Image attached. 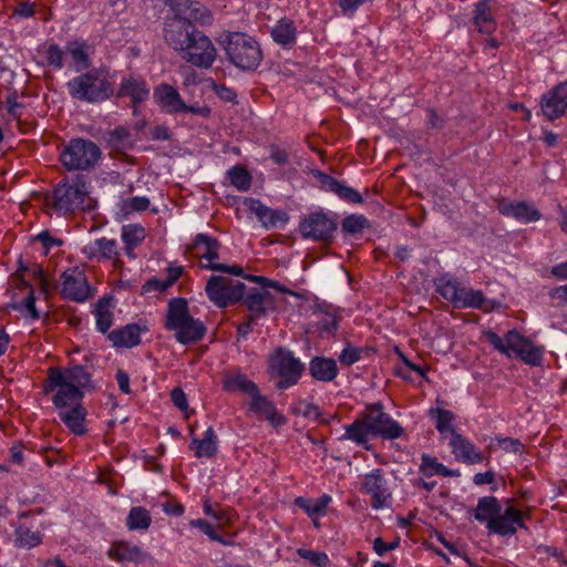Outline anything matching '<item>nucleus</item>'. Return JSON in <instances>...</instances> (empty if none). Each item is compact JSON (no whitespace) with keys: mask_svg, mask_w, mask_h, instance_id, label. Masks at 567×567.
<instances>
[{"mask_svg":"<svg viewBox=\"0 0 567 567\" xmlns=\"http://www.w3.org/2000/svg\"><path fill=\"white\" fill-rule=\"evenodd\" d=\"M90 382V373L81 365L51 367L43 383V393L50 396L54 409L66 408L83 400Z\"/></svg>","mask_w":567,"mask_h":567,"instance_id":"nucleus-1","label":"nucleus"},{"mask_svg":"<svg viewBox=\"0 0 567 567\" xmlns=\"http://www.w3.org/2000/svg\"><path fill=\"white\" fill-rule=\"evenodd\" d=\"M66 89L74 100L97 103L113 95L114 80L109 71L99 68L74 76L66 83Z\"/></svg>","mask_w":567,"mask_h":567,"instance_id":"nucleus-2","label":"nucleus"},{"mask_svg":"<svg viewBox=\"0 0 567 567\" xmlns=\"http://www.w3.org/2000/svg\"><path fill=\"white\" fill-rule=\"evenodd\" d=\"M166 328L175 331L176 340L182 344L197 342L206 332L203 322L189 315L184 298H174L168 302Z\"/></svg>","mask_w":567,"mask_h":567,"instance_id":"nucleus-3","label":"nucleus"},{"mask_svg":"<svg viewBox=\"0 0 567 567\" xmlns=\"http://www.w3.org/2000/svg\"><path fill=\"white\" fill-rule=\"evenodd\" d=\"M436 291L447 301L458 308H478L489 311L494 308L493 302L485 299L481 290L462 286L451 275H443L434 281Z\"/></svg>","mask_w":567,"mask_h":567,"instance_id":"nucleus-4","label":"nucleus"},{"mask_svg":"<svg viewBox=\"0 0 567 567\" xmlns=\"http://www.w3.org/2000/svg\"><path fill=\"white\" fill-rule=\"evenodd\" d=\"M487 339L496 350L509 358L515 355L530 365H539L543 361L544 348L534 344L516 330H509L503 338L489 332Z\"/></svg>","mask_w":567,"mask_h":567,"instance_id":"nucleus-5","label":"nucleus"},{"mask_svg":"<svg viewBox=\"0 0 567 567\" xmlns=\"http://www.w3.org/2000/svg\"><path fill=\"white\" fill-rule=\"evenodd\" d=\"M225 50L231 63L244 70L256 69L261 61L258 43L246 33L229 34Z\"/></svg>","mask_w":567,"mask_h":567,"instance_id":"nucleus-6","label":"nucleus"},{"mask_svg":"<svg viewBox=\"0 0 567 567\" xmlns=\"http://www.w3.org/2000/svg\"><path fill=\"white\" fill-rule=\"evenodd\" d=\"M101 151L95 143L84 138H73L63 148L60 159L69 171H85L100 158Z\"/></svg>","mask_w":567,"mask_h":567,"instance_id":"nucleus-7","label":"nucleus"},{"mask_svg":"<svg viewBox=\"0 0 567 567\" xmlns=\"http://www.w3.org/2000/svg\"><path fill=\"white\" fill-rule=\"evenodd\" d=\"M218 249L219 244L216 239L207 235L199 234L189 247V252L199 260L202 268L240 276L243 269L239 266H227L218 262Z\"/></svg>","mask_w":567,"mask_h":567,"instance_id":"nucleus-8","label":"nucleus"},{"mask_svg":"<svg viewBox=\"0 0 567 567\" xmlns=\"http://www.w3.org/2000/svg\"><path fill=\"white\" fill-rule=\"evenodd\" d=\"M303 364L290 351L277 349L269 355V372L280 378L277 386L287 389L296 384L303 372Z\"/></svg>","mask_w":567,"mask_h":567,"instance_id":"nucleus-9","label":"nucleus"},{"mask_svg":"<svg viewBox=\"0 0 567 567\" xmlns=\"http://www.w3.org/2000/svg\"><path fill=\"white\" fill-rule=\"evenodd\" d=\"M86 196V185L82 179L76 178L72 183H60L53 190V209L58 214L66 215L84 208Z\"/></svg>","mask_w":567,"mask_h":567,"instance_id":"nucleus-10","label":"nucleus"},{"mask_svg":"<svg viewBox=\"0 0 567 567\" xmlns=\"http://www.w3.org/2000/svg\"><path fill=\"white\" fill-rule=\"evenodd\" d=\"M208 299L217 307L225 308L244 297L245 285L224 276H212L206 285Z\"/></svg>","mask_w":567,"mask_h":567,"instance_id":"nucleus-11","label":"nucleus"},{"mask_svg":"<svg viewBox=\"0 0 567 567\" xmlns=\"http://www.w3.org/2000/svg\"><path fill=\"white\" fill-rule=\"evenodd\" d=\"M361 491L370 496L374 509L389 507L392 503V488L380 468L362 476Z\"/></svg>","mask_w":567,"mask_h":567,"instance_id":"nucleus-12","label":"nucleus"},{"mask_svg":"<svg viewBox=\"0 0 567 567\" xmlns=\"http://www.w3.org/2000/svg\"><path fill=\"white\" fill-rule=\"evenodd\" d=\"M181 53L185 61L198 68L207 69L214 63L217 51L210 39L197 30Z\"/></svg>","mask_w":567,"mask_h":567,"instance_id":"nucleus-13","label":"nucleus"},{"mask_svg":"<svg viewBox=\"0 0 567 567\" xmlns=\"http://www.w3.org/2000/svg\"><path fill=\"white\" fill-rule=\"evenodd\" d=\"M362 415L373 437L398 439L403 433L399 423L384 413L382 406L378 403L367 406Z\"/></svg>","mask_w":567,"mask_h":567,"instance_id":"nucleus-14","label":"nucleus"},{"mask_svg":"<svg viewBox=\"0 0 567 567\" xmlns=\"http://www.w3.org/2000/svg\"><path fill=\"white\" fill-rule=\"evenodd\" d=\"M61 279V293L64 298L83 302L92 296V288L83 269L79 267L68 268L63 271Z\"/></svg>","mask_w":567,"mask_h":567,"instance_id":"nucleus-15","label":"nucleus"},{"mask_svg":"<svg viewBox=\"0 0 567 567\" xmlns=\"http://www.w3.org/2000/svg\"><path fill=\"white\" fill-rule=\"evenodd\" d=\"M196 31L185 18L175 12L174 16L166 18L164 38L169 47L181 52Z\"/></svg>","mask_w":567,"mask_h":567,"instance_id":"nucleus-16","label":"nucleus"},{"mask_svg":"<svg viewBox=\"0 0 567 567\" xmlns=\"http://www.w3.org/2000/svg\"><path fill=\"white\" fill-rule=\"evenodd\" d=\"M336 229L334 220L323 213H312L305 217L299 225L301 236L313 240H327Z\"/></svg>","mask_w":567,"mask_h":567,"instance_id":"nucleus-17","label":"nucleus"},{"mask_svg":"<svg viewBox=\"0 0 567 567\" xmlns=\"http://www.w3.org/2000/svg\"><path fill=\"white\" fill-rule=\"evenodd\" d=\"M525 517L526 515L522 511L508 506L504 511H499L488 532L499 536H513L518 528H525Z\"/></svg>","mask_w":567,"mask_h":567,"instance_id":"nucleus-18","label":"nucleus"},{"mask_svg":"<svg viewBox=\"0 0 567 567\" xmlns=\"http://www.w3.org/2000/svg\"><path fill=\"white\" fill-rule=\"evenodd\" d=\"M540 110L549 121L561 117L567 110V87L558 83L544 94L540 100Z\"/></svg>","mask_w":567,"mask_h":567,"instance_id":"nucleus-19","label":"nucleus"},{"mask_svg":"<svg viewBox=\"0 0 567 567\" xmlns=\"http://www.w3.org/2000/svg\"><path fill=\"white\" fill-rule=\"evenodd\" d=\"M449 446L455 460L465 464H478L483 462V454L465 436L460 433H453Z\"/></svg>","mask_w":567,"mask_h":567,"instance_id":"nucleus-20","label":"nucleus"},{"mask_svg":"<svg viewBox=\"0 0 567 567\" xmlns=\"http://www.w3.org/2000/svg\"><path fill=\"white\" fill-rule=\"evenodd\" d=\"M499 213L512 217L522 224L538 221L542 218L540 212L529 202H508L498 206Z\"/></svg>","mask_w":567,"mask_h":567,"instance_id":"nucleus-21","label":"nucleus"},{"mask_svg":"<svg viewBox=\"0 0 567 567\" xmlns=\"http://www.w3.org/2000/svg\"><path fill=\"white\" fill-rule=\"evenodd\" d=\"M153 96L156 104L168 114H176L186 109V103L178 91L169 84L156 86Z\"/></svg>","mask_w":567,"mask_h":567,"instance_id":"nucleus-22","label":"nucleus"},{"mask_svg":"<svg viewBox=\"0 0 567 567\" xmlns=\"http://www.w3.org/2000/svg\"><path fill=\"white\" fill-rule=\"evenodd\" d=\"M55 410L60 420L70 432L75 435H82L85 433L86 409L83 406L82 401L66 408H58Z\"/></svg>","mask_w":567,"mask_h":567,"instance_id":"nucleus-23","label":"nucleus"},{"mask_svg":"<svg viewBox=\"0 0 567 567\" xmlns=\"http://www.w3.org/2000/svg\"><path fill=\"white\" fill-rule=\"evenodd\" d=\"M244 302L250 312L251 320H257L276 309V299L267 290H255L249 292Z\"/></svg>","mask_w":567,"mask_h":567,"instance_id":"nucleus-24","label":"nucleus"},{"mask_svg":"<svg viewBox=\"0 0 567 567\" xmlns=\"http://www.w3.org/2000/svg\"><path fill=\"white\" fill-rule=\"evenodd\" d=\"M117 95L130 96L133 102L134 113H136L137 104L148 99L150 87L142 78L130 75L122 79Z\"/></svg>","mask_w":567,"mask_h":567,"instance_id":"nucleus-25","label":"nucleus"},{"mask_svg":"<svg viewBox=\"0 0 567 567\" xmlns=\"http://www.w3.org/2000/svg\"><path fill=\"white\" fill-rule=\"evenodd\" d=\"M174 12H177L193 25V23L208 24L212 22V13L200 3L189 0H176Z\"/></svg>","mask_w":567,"mask_h":567,"instance_id":"nucleus-26","label":"nucleus"},{"mask_svg":"<svg viewBox=\"0 0 567 567\" xmlns=\"http://www.w3.org/2000/svg\"><path fill=\"white\" fill-rule=\"evenodd\" d=\"M193 434V427L189 429ZM189 450L197 458H210L216 455L218 451V439L212 426H209L202 439L192 435Z\"/></svg>","mask_w":567,"mask_h":567,"instance_id":"nucleus-27","label":"nucleus"},{"mask_svg":"<svg viewBox=\"0 0 567 567\" xmlns=\"http://www.w3.org/2000/svg\"><path fill=\"white\" fill-rule=\"evenodd\" d=\"M66 47V65L75 72H80L90 66V56L92 48L80 41L68 42Z\"/></svg>","mask_w":567,"mask_h":567,"instance_id":"nucleus-28","label":"nucleus"},{"mask_svg":"<svg viewBox=\"0 0 567 567\" xmlns=\"http://www.w3.org/2000/svg\"><path fill=\"white\" fill-rule=\"evenodd\" d=\"M143 331H146V327L130 323L121 329L111 331L107 338L116 348H133L141 342V333Z\"/></svg>","mask_w":567,"mask_h":567,"instance_id":"nucleus-29","label":"nucleus"},{"mask_svg":"<svg viewBox=\"0 0 567 567\" xmlns=\"http://www.w3.org/2000/svg\"><path fill=\"white\" fill-rule=\"evenodd\" d=\"M107 556L117 563H140L146 558V554L138 546L123 540L113 543Z\"/></svg>","mask_w":567,"mask_h":567,"instance_id":"nucleus-30","label":"nucleus"},{"mask_svg":"<svg viewBox=\"0 0 567 567\" xmlns=\"http://www.w3.org/2000/svg\"><path fill=\"white\" fill-rule=\"evenodd\" d=\"M249 408L252 412L261 415L274 425L285 423V417L278 413L276 406L266 396L261 395L257 389L251 395Z\"/></svg>","mask_w":567,"mask_h":567,"instance_id":"nucleus-31","label":"nucleus"},{"mask_svg":"<svg viewBox=\"0 0 567 567\" xmlns=\"http://www.w3.org/2000/svg\"><path fill=\"white\" fill-rule=\"evenodd\" d=\"M502 506L496 497L484 496L478 499L476 507L473 509V516L477 522L485 524L487 530H489L492 522L495 520Z\"/></svg>","mask_w":567,"mask_h":567,"instance_id":"nucleus-32","label":"nucleus"},{"mask_svg":"<svg viewBox=\"0 0 567 567\" xmlns=\"http://www.w3.org/2000/svg\"><path fill=\"white\" fill-rule=\"evenodd\" d=\"M249 208L266 228L284 226L288 221L286 213L271 209L258 200H250Z\"/></svg>","mask_w":567,"mask_h":567,"instance_id":"nucleus-33","label":"nucleus"},{"mask_svg":"<svg viewBox=\"0 0 567 567\" xmlns=\"http://www.w3.org/2000/svg\"><path fill=\"white\" fill-rule=\"evenodd\" d=\"M343 429L344 433L339 437L340 441H351L365 449L369 440L373 437L362 414L351 424L344 425Z\"/></svg>","mask_w":567,"mask_h":567,"instance_id":"nucleus-34","label":"nucleus"},{"mask_svg":"<svg viewBox=\"0 0 567 567\" xmlns=\"http://www.w3.org/2000/svg\"><path fill=\"white\" fill-rule=\"evenodd\" d=\"M337 362L333 359L315 357L309 362L310 375L320 382H331L338 375Z\"/></svg>","mask_w":567,"mask_h":567,"instance_id":"nucleus-35","label":"nucleus"},{"mask_svg":"<svg viewBox=\"0 0 567 567\" xmlns=\"http://www.w3.org/2000/svg\"><path fill=\"white\" fill-rule=\"evenodd\" d=\"M223 389L227 392H243L250 396L258 386L244 373L239 371H227L223 378Z\"/></svg>","mask_w":567,"mask_h":567,"instance_id":"nucleus-36","label":"nucleus"},{"mask_svg":"<svg viewBox=\"0 0 567 567\" xmlns=\"http://www.w3.org/2000/svg\"><path fill=\"white\" fill-rule=\"evenodd\" d=\"M473 23L478 32L484 34H492L496 30L497 24L487 1H480L475 4L473 10Z\"/></svg>","mask_w":567,"mask_h":567,"instance_id":"nucleus-37","label":"nucleus"},{"mask_svg":"<svg viewBox=\"0 0 567 567\" xmlns=\"http://www.w3.org/2000/svg\"><path fill=\"white\" fill-rule=\"evenodd\" d=\"M332 502V497L328 494L311 499L307 497H297L295 504L303 509L312 522H316L327 514V508Z\"/></svg>","mask_w":567,"mask_h":567,"instance_id":"nucleus-38","label":"nucleus"},{"mask_svg":"<svg viewBox=\"0 0 567 567\" xmlns=\"http://www.w3.org/2000/svg\"><path fill=\"white\" fill-rule=\"evenodd\" d=\"M419 471L425 477H432L435 475L443 477H458L461 475L458 470L447 468L443 463L429 454H423L421 456Z\"/></svg>","mask_w":567,"mask_h":567,"instance_id":"nucleus-39","label":"nucleus"},{"mask_svg":"<svg viewBox=\"0 0 567 567\" xmlns=\"http://www.w3.org/2000/svg\"><path fill=\"white\" fill-rule=\"evenodd\" d=\"M113 309L114 302L112 298H103L96 303L94 310L95 324L97 331H100L101 333L107 332L111 326L113 324Z\"/></svg>","mask_w":567,"mask_h":567,"instance_id":"nucleus-40","label":"nucleus"},{"mask_svg":"<svg viewBox=\"0 0 567 567\" xmlns=\"http://www.w3.org/2000/svg\"><path fill=\"white\" fill-rule=\"evenodd\" d=\"M152 524V515L150 511L143 506L131 507L125 525L132 532H146Z\"/></svg>","mask_w":567,"mask_h":567,"instance_id":"nucleus-41","label":"nucleus"},{"mask_svg":"<svg viewBox=\"0 0 567 567\" xmlns=\"http://www.w3.org/2000/svg\"><path fill=\"white\" fill-rule=\"evenodd\" d=\"M323 185L332 193L338 195L341 199L348 203L360 204L362 203V196L352 187L342 184L341 182L330 177L324 176Z\"/></svg>","mask_w":567,"mask_h":567,"instance_id":"nucleus-42","label":"nucleus"},{"mask_svg":"<svg viewBox=\"0 0 567 567\" xmlns=\"http://www.w3.org/2000/svg\"><path fill=\"white\" fill-rule=\"evenodd\" d=\"M145 228L138 224H128L122 227L121 238L127 255H132V250L145 239Z\"/></svg>","mask_w":567,"mask_h":567,"instance_id":"nucleus-43","label":"nucleus"},{"mask_svg":"<svg viewBox=\"0 0 567 567\" xmlns=\"http://www.w3.org/2000/svg\"><path fill=\"white\" fill-rule=\"evenodd\" d=\"M430 416L435 420V427L440 432V434L445 437L447 434L453 436V433H456L454 430V421L455 415L453 412L444 409H431Z\"/></svg>","mask_w":567,"mask_h":567,"instance_id":"nucleus-44","label":"nucleus"},{"mask_svg":"<svg viewBox=\"0 0 567 567\" xmlns=\"http://www.w3.org/2000/svg\"><path fill=\"white\" fill-rule=\"evenodd\" d=\"M271 37L275 42L287 45L295 41L296 28L292 21L280 20L272 28Z\"/></svg>","mask_w":567,"mask_h":567,"instance_id":"nucleus-45","label":"nucleus"},{"mask_svg":"<svg viewBox=\"0 0 567 567\" xmlns=\"http://www.w3.org/2000/svg\"><path fill=\"white\" fill-rule=\"evenodd\" d=\"M93 256L99 258L112 259L117 255L116 241L105 237L96 239L93 244L86 247Z\"/></svg>","mask_w":567,"mask_h":567,"instance_id":"nucleus-46","label":"nucleus"},{"mask_svg":"<svg viewBox=\"0 0 567 567\" xmlns=\"http://www.w3.org/2000/svg\"><path fill=\"white\" fill-rule=\"evenodd\" d=\"M42 534L38 530H31L28 527L19 526L16 529L17 546L23 548H32L41 544Z\"/></svg>","mask_w":567,"mask_h":567,"instance_id":"nucleus-47","label":"nucleus"},{"mask_svg":"<svg viewBox=\"0 0 567 567\" xmlns=\"http://www.w3.org/2000/svg\"><path fill=\"white\" fill-rule=\"evenodd\" d=\"M228 177L231 183L238 190L245 192L248 190L251 184V176L240 166H234L228 171Z\"/></svg>","mask_w":567,"mask_h":567,"instance_id":"nucleus-48","label":"nucleus"},{"mask_svg":"<svg viewBox=\"0 0 567 567\" xmlns=\"http://www.w3.org/2000/svg\"><path fill=\"white\" fill-rule=\"evenodd\" d=\"M150 206V199L145 196H135L121 200L120 209L124 215L144 212Z\"/></svg>","mask_w":567,"mask_h":567,"instance_id":"nucleus-49","label":"nucleus"},{"mask_svg":"<svg viewBox=\"0 0 567 567\" xmlns=\"http://www.w3.org/2000/svg\"><path fill=\"white\" fill-rule=\"evenodd\" d=\"M45 54L49 65L53 66L54 69L60 70L66 65V47L63 50L55 44H51L47 49Z\"/></svg>","mask_w":567,"mask_h":567,"instance_id":"nucleus-50","label":"nucleus"},{"mask_svg":"<svg viewBox=\"0 0 567 567\" xmlns=\"http://www.w3.org/2000/svg\"><path fill=\"white\" fill-rule=\"evenodd\" d=\"M297 554L316 567H328L330 564L329 556L323 551L299 548L297 549Z\"/></svg>","mask_w":567,"mask_h":567,"instance_id":"nucleus-51","label":"nucleus"},{"mask_svg":"<svg viewBox=\"0 0 567 567\" xmlns=\"http://www.w3.org/2000/svg\"><path fill=\"white\" fill-rule=\"evenodd\" d=\"M402 364L396 368V373L403 379H410L409 371L417 373L421 378H425V370L413 362H411L404 354L400 353Z\"/></svg>","mask_w":567,"mask_h":567,"instance_id":"nucleus-52","label":"nucleus"},{"mask_svg":"<svg viewBox=\"0 0 567 567\" xmlns=\"http://www.w3.org/2000/svg\"><path fill=\"white\" fill-rule=\"evenodd\" d=\"M367 226V218L362 215H350L342 220V229L349 234L361 231Z\"/></svg>","mask_w":567,"mask_h":567,"instance_id":"nucleus-53","label":"nucleus"},{"mask_svg":"<svg viewBox=\"0 0 567 567\" xmlns=\"http://www.w3.org/2000/svg\"><path fill=\"white\" fill-rule=\"evenodd\" d=\"M171 400L173 404L185 413V417H188V400L185 392L181 388H175L171 392Z\"/></svg>","mask_w":567,"mask_h":567,"instance_id":"nucleus-54","label":"nucleus"},{"mask_svg":"<svg viewBox=\"0 0 567 567\" xmlns=\"http://www.w3.org/2000/svg\"><path fill=\"white\" fill-rule=\"evenodd\" d=\"M203 509L206 515L218 522V527L220 528L225 527L230 522L224 509L215 511L208 501L204 503Z\"/></svg>","mask_w":567,"mask_h":567,"instance_id":"nucleus-55","label":"nucleus"},{"mask_svg":"<svg viewBox=\"0 0 567 567\" xmlns=\"http://www.w3.org/2000/svg\"><path fill=\"white\" fill-rule=\"evenodd\" d=\"M361 359V351L354 347H346L339 354V361L344 365H351Z\"/></svg>","mask_w":567,"mask_h":567,"instance_id":"nucleus-56","label":"nucleus"},{"mask_svg":"<svg viewBox=\"0 0 567 567\" xmlns=\"http://www.w3.org/2000/svg\"><path fill=\"white\" fill-rule=\"evenodd\" d=\"M498 446L508 453H520L524 449L522 442L513 437H502L497 440Z\"/></svg>","mask_w":567,"mask_h":567,"instance_id":"nucleus-57","label":"nucleus"},{"mask_svg":"<svg viewBox=\"0 0 567 567\" xmlns=\"http://www.w3.org/2000/svg\"><path fill=\"white\" fill-rule=\"evenodd\" d=\"M190 527H196L200 529L205 535L208 536L209 539H218V534L210 523L205 519H192L189 522Z\"/></svg>","mask_w":567,"mask_h":567,"instance_id":"nucleus-58","label":"nucleus"},{"mask_svg":"<svg viewBox=\"0 0 567 567\" xmlns=\"http://www.w3.org/2000/svg\"><path fill=\"white\" fill-rule=\"evenodd\" d=\"M37 240L41 243L45 255L49 254L51 248L62 245L60 239L52 237L48 231L40 233L37 236Z\"/></svg>","mask_w":567,"mask_h":567,"instance_id":"nucleus-59","label":"nucleus"},{"mask_svg":"<svg viewBox=\"0 0 567 567\" xmlns=\"http://www.w3.org/2000/svg\"><path fill=\"white\" fill-rule=\"evenodd\" d=\"M168 287H171V285H168L166 282L165 278L161 279V278L154 277L144 284L143 290H144V292H151V291L162 292V291H165Z\"/></svg>","mask_w":567,"mask_h":567,"instance_id":"nucleus-60","label":"nucleus"},{"mask_svg":"<svg viewBox=\"0 0 567 567\" xmlns=\"http://www.w3.org/2000/svg\"><path fill=\"white\" fill-rule=\"evenodd\" d=\"M183 266L176 264V262H173V264H169V266L167 267V276H166V282L168 285H174L177 279L182 276L183 274Z\"/></svg>","mask_w":567,"mask_h":567,"instance_id":"nucleus-61","label":"nucleus"},{"mask_svg":"<svg viewBox=\"0 0 567 567\" xmlns=\"http://www.w3.org/2000/svg\"><path fill=\"white\" fill-rule=\"evenodd\" d=\"M399 543H385L382 538H375L373 542V549L379 556H383L386 551L395 549Z\"/></svg>","mask_w":567,"mask_h":567,"instance_id":"nucleus-62","label":"nucleus"},{"mask_svg":"<svg viewBox=\"0 0 567 567\" xmlns=\"http://www.w3.org/2000/svg\"><path fill=\"white\" fill-rule=\"evenodd\" d=\"M115 378H116V382H117L120 390L123 393L128 394L131 392L128 374L126 372H124L123 370H118L116 372Z\"/></svg>","mask_w":567,"mask_h":567,"instance_id":"nucleus-63","label":"nucleus"},{"mask_svg":"<svg viewBox=\"0 0 567 567\" xmlns=\"http://www.w3.org/2000/svg\"><path fill=\"white\" fill-rule=\"evenodd\" d=\"M549 296L554 300L567 303V284L551 289Z\"/></svg>","mask_w":567,"mask_h":567,"instance_id":"nucleus-64","label":"nucleus"}]
</instances>
